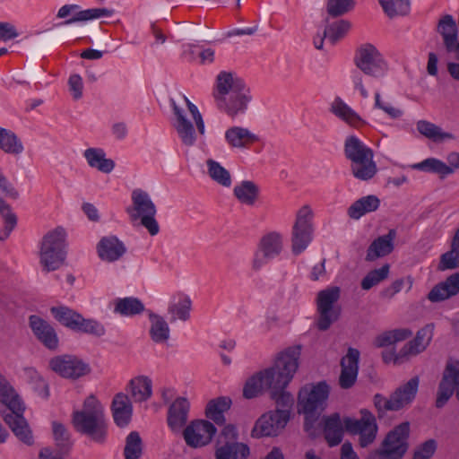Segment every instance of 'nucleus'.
Here are the masks:
<instances>
[{
  "instance_id": "obj_1",
  "label": "nucleus",
  "mask_w": 459,
  "mask_h": 459,
  "mask_svg": "<svg viewBox=\"0 0 459 459\" xmlns=\"http://www.w3.org/2000/svg\"><path fill=\"white\" fill-rule=\"evenodd\" d=\"M212 98L216 108L230 119L244 117L253 95L245 81L234 72L221 71L215 79Z\"/></svg>"
},
{
  "instance_id": "obj_2",
  "label": "nucleus",
  "mask_w": 459,
  "mask_h": 459,
  "mask_svg": "<svg viewBox=\"0 0 459 459\" xmlns=\"http://www.w3.org/2000/svg\"><path fill=\"white\" fill-rule=\"evenodd\" d=\"M359 420L345 417L342 422L339 413H333L325 419L324 433L330 446L342 442L343 427L347 432L359 436V445L366 447L374 442L377 433V424L375 416L368 410L360 411Z\"/></svg>"
},
{
  "instance_id": "obj_3",
  "label": "nucleus",
  "mask_w": 459,
  "mask_h": 459,
  "mask_svg": "<svg viewBox=\"0 0 459 459\" xmlns=\"http://www.w3.org/2000/svg\"><path fill=\"white\" fill-rule=\"evenodd\" d=\"M353 62L359 71H354L351 80L355 90L359 91L363 99H368L369 93L366 89L362 74L375 79L384 77L388 71L387 62L378 49L370 43L360 45L355 51Z\"/></svg>"
},
{
  "instance_id": "obj_4",
  "label": "nucleus",
  "mask_w": 459,
  "mask_h": 459,
  "mask_svg": "<svg viewBox=\"0 0 459 459\" xmlns=\"http://www.w3.org/2000/svg\"><path fill=\"white\" fill-rule=\"evenodd\" d=\"M0 402L10 412L4 414V420L13 434L24 444L32 445L33 436L23 417L24 406L9 380L0 372Z\"/></svg>"
},
{
  "instance_id": "obj_5",
  "label": "nucleus",
  "mask_w": 459,
  "mask_h": 459,
  "mask_svg": "<svg viewBox=\"0 0 459 459\" xmlns=\"http://www.w3.org/2000/svg\"><path fill=\"white\" fill-rule=\"evenodd\" d=\"M300 353V345L288 347L277 354L273 366L262 370L266 390L286 389L299 368Z\"/></svg>"
},
{
  "instance_id": "obj_6",
  "label": "nucleus",
  "mask_w": 459,
  "mask_h": 459,
  "mask_svg": "<svg viewBox=\"0 0 459 459\" xmlns=\"http://www.w3.org/2000/svg\"><path fill=\"white\" fill-rule=\"evenodd\" d=\"M73 424L74 429L91 437L97 443H103L107 436V421L100 403L89 396L84 401L82 409L74 412Z\"/></svg>"
},
{
  "instance_id": "obj_7",
  "label": "nucleus",
  "mask_w": 459,
  "mask_h": 459,
  "mask_svg": "<svg viewBox=\"0 0 459 459\" xmlns=\"http://www.w3.org/2000/svg\"><path fill=\"white\" fill-rule=\"evenodd\" d=\"M184 99L195 124V128L192 121L186 117L185 111L177 106L174 101L172 102V108L176 118L173 126L182 144L186 147H192L195 144L198 136H204L205 134V125L198 108L186 96Z\"/></svg>"
},
{
  "instance_id": "obj_8",
  "label": "nucleus",
  "mask_w": 459,
  "mask_h": 459,
  "mask_svg": "<svg viewBox=\"0 0 459 459\" xmlns=\"http://www.w3.org/2000/svg\"><path fill=\"white\" fill-rule=\"evenodd\" d=\"M184 99L195 124V128L192 121L186 117L185 111L177 106L174 101L172 102V108L176 118L173 126L182 144L186 147H192L195 144L198 136H204L205 134V125L198 108L186 96Z\"/></svg>"
},
{
  "instance_id": "obj_9",
  "label": "nucleus",
  "mask_w": 459,
  "mask_h": 459,
  "mask_svg": "<svg viewBox=\"0 0 459 459\" xmlns=\"http://www.w3.org/2000/svg\"><path fill=\"white\" fill-rule=\"evenodd\" d=\"M329 395V386L325 382L305 386L299 393V411L305 414L304 428L312 435L311 429L317 420L318 414L325 409Z\"/></svg>"
},
{
  "instance_id": "obj_10",
  "label": "nucleus",
  "mask_w": 459,
  "mask_h": 459,
  "mask_svg": "<svg viewBox=\"0 0 459 459\" xmlns=\"http://www.w3.org/2000/svg\"><path fill=\"white\" fill-rule=\"evenodd\" d=\"M65 231L57 227L48 231L42 238L39 263L47 273L59 269L65 261Z\"/></svg>"
},
{
  "instance_id": "obj_11",
  "label": "nucleus",
  "mask_w": 459,
  "mask_h": 459,
  "mask_svg": "<svg viewBox=\"0 0 459 459\" xmlns=\"http://www.w3.org/2000/svg\"><path fill=\"white\" fill-rule=\"evenodd\" d=\"M126 212L132 221H141L151 236H155L160 231V226L155 219L157 209L149 194L142 189H134L132 192V205L126 208Z\"/></svg>"
},
{
  "instance_id": "obj_12",
  "label": "nucleus",
  "mask_w": 459,
  "mask_h": 459,
  "mask_svg": "<svg viewBox=\"0 0 459 459\" xmlns=\"http://www.w3.org/2000/svg\"><path fill=\"white\" fill-rule=\"evenodd\" d=\"M50 312L56 321L64 326L76 332L100 337L105 334L104 326L94 319H85L74 310L65 307H52Z\"/></svg>"
},
{
  "instance_id": "obj_13",
  "label": "nucleus",
  "mask_w": 459,
  "mask_h": 459,
  "mask_svg": "<svg viewBox=\"0 0 459 459\" xmlns=\"http://www.w3.org/2000/svg\"><path fill=\"white\" fill-rule=\"evenodd\" d=\"M410 423L405 421L391 430L384 439L382 447L369 459H401L408 449Z\"/></svg>"
},
{
  "instance_id": "obj_14",
  "label": "nucleus",
  "mask_w": 459,
  "mask_h": 459,
  "mask_svg": "<svg viewBox=\"0 0 459 459\" xmlns=\"http://www.w3.org/2000/svg\"><path fill=\"white\" fill-rule=\"evenodd\" d=\"M341 290L337 286L328 287L320 290L316 297V309L318 317L316 319V327L320 331H326L338 320L340 316V307L334 304L340 299Z\"/></svg>"
},
{
  "instance_id": "obj_15",
  "label": "nucleus",
  "mask_w": 459,
  "mask_h": 459,
  "mask_svg": "<svg viewBox=\"0 0 459 459\" xmlns=\"http://www.w3.org/2000/svg\"><path fill=\"white\" fill-rule=\"evenodd\" d=\"M312 211L307 205L302 206L297 213L291 233V251L295 255L301 254L312 240Z\"/></svg>"
},
{
  "instance_id": "obj_16",
  "label": "nucleus",
  "mask_w": 459,
  "mask_h": 459,
  "mask_svg": "<svg viewBox=\"0 0 459 459\" xmlns=\"http://www.w3.org/2000/svg\"><path fill=\"white\" fill-rule=\"evenodd\" d=\"M48 366L52 371L64 378L77 379L91 372L87 363L69 354L53 357L48 361Z\"/></svg>"
},
{
  "instance_id": "obj_17",
  "label": "nucleus",
  "mask_w": 459,
  "mask_h": 459,
  "mask_svg": "<svg viewBox=\"0 0 459 459\" xmlns=\"http://www.w3.org/2000/svg\"><path fill=\"white\" fill-rule=\"evenodd\" d=\"M290 420V411L275 410L262 415L255 422L251 436L261 437L277 436L287 425Z\"/></svg>"
},
{
  "instance_id": "obj_18",
  "label": "nucleus",
  "mask_w": 459,
  "mask_h": 459,
  "mask_svg": "<svg viewBox=\"0 0 459 459\" xmlns=\"http://www.w3.org/2000/svg\"><path fill=\"white\" fill-rule=\"evenodd\" d=\"M217 429L212 423L204 420H193L183 430L186 445L197 448L208 445Z\"/></svg>"
},
{
  "instance_id": "obj_19",
  "label": "nucleus",
  "mask_w": 459,
  "mask_h": 459,
  "mask_svg": "<svg viewBox=\"0 0 459 459\" xmlns=\"http://www.w3.org/2000/svg\"><path fill=\"white\" fill-rule=\"evenodd\" d=\"M454 392H455V396L459 401V361L446 365L443 377L439 383L436 406L442 408Z\"/></svg>"
},
{
  "instance_id": "obj_20",
  "label": "nucleus",
  "mask_w": 459,
  "mask_h": 459,
  "mask_svg": "<svg viewBox=\"0 0 459 459\" xmlns=\"http://www.w3.org/2000/svg\"><path fill=\"white\" fill-rule=\"evenodd\" d=\"M436 31L442 39V48L446 54H454L459 61L458 27L451 14L443 15L437 22Z\"/></svg>"
},
{
  "instance_id": "obj_21",
  "label": "nucleus",
  "mask_w": 459,
  "mask_h": 459,
  "mask_svg": "<svg viewBox=\"0 0 459 459\" xmlns=\"http://www.w3.org/2000/svg\"><path fill=\"white\" fill-rule=\"evenodd\" d=\"M29 325L37 338L46 348L56 351L59 345V340L55 328L45 319L39 316H29Z\"/></svg>"
},
{
  "instance_id": "obj_22",
  "label": "nucleus",
  "mask_w": 459,
  "mask_h": 459,
  "mask_svg": "<svg viewBox=\"0 0 459 459\" xmlns=\"http://www.w3.org/2000/svg\"><path fill=\"white\" fill-rule=\"evenodd\" d=\"M96 249L99 257L107 263L120 260L127 251L126 244L114 235L102 237L98 242Z\"/></svg>"
},
{
  "instance_id": "obj_23",
  "label": "nucleus",
  "mask_w": 459,
  "mask_h": 459,
  "mask_svg": "<svg viewBox=\"0 0 459 459\" xmlns=\"http://www.w3.org/2000/svg\"><path fill=\"white\" fill-rule=\"evenodd\" d=\"M359 350L349 348L346 355L342 359L339 385L342 389H349L355 384L359 372Z\"/></svg>"
},
{
  "instance_id": "obj_24",
  "label": "nucleus",
  "mask_w": 459,
  "mask_h": 459,
  "mask_svg": "<svg viewBox=\"0 0 459 459\" xmlns=\"http://www.w3.org/2000/svg\"><path fill=\"white\" fill-rule=\"evenodd\" d=\"M189 408L190 403L185 397H178L170 404L168 411L167 422L173 432H179L186 425Z\"/></svg>"
},
{
  "instance_id": "obj_25",
  "label": "nucleus",
  "mask_w": 459,
  "mask_h": 459,
  "mask_svg": "<svg viewBox=\"0 0 459 459\" xmlns=\"http://www.w3.org/2000/svg\"><path fill=\"white\" fill-rule=\"evenodd\" d=\"M224 135L229 146L236 149H247L260 141L259 136L248 128L238 126L229 127Z\"/></svg>"
},
{
  "instance_id": "obj_26",
  "label": "nucleus",
  "mask_w": 459,
  "mask_h": 459,
  "mask_svg": "<svg viewBox=\"0 0 459 459\" xmlns=\"http://www.w3.org/2000/svg\"><path fill=\"white\" fill-rule=\"evenodd\" d=\"M434 325L428 324L420 329L413 340L401 349L402 356H416L426 350L433 338Z\"/></svg>"
},
{
  "instance_id": "obj_27",
  "label": "nucleus",
  "mask_w": 459,
  "mask_h": 459,
  "mask_svg": "<svg viewBox=\"0 0 459 459\" xmlns=\"http://www.w3.org/2000/svg\"><path fill=\"white\" fill-rule=\"evenodd\" d=\"M459 293V272L435 285L428 294L431 302H441Z\"/></svg>"
},
{
  "instance_id": "obj_28",
  "label": "nucleus",
  "mask_w": 459,
  "mask_h": 459,
  "mask_svg": "<svg viewBox=\"0 0 459 459\" xmlns=\"http://www.w3.org/2000/svg\"><path fill=\"white\" fill-rule=\"evenodd\" d=\"M419 384V377H413L395 389L391 394L394 411H399L412 403L418 392Z\"/></svg>"
},
{
  "instance_id": "obj_29",
  "label": "nucleus",
  "mask_w": 459,
  "mask_h": 459,
  "mask_svg": "<svg viewBox=\"0 0 459 459\" xmlns=\"http://www.w3.org/2000/svg\"><path fill=\"white\" fill-rule=\"evenodd\" d=\"M250 454L247 445L238 441L217 440L215 459H247Z\"/></svg>"
},
{
  "instance_id": "obj_30",
  "label": "nucleus",
  "mask_w": 459,
  "mask_h": 459,
  "mask_svg": "<svg viewBox=\"0 0 459 459\" xmlns=\"http://www.w3.org/2000/svg\"><path fill=\"white\" fill-rule=\"evenodd\" d=\"M111 409L115 423L118 427L127 426L133 413L129 397L123 393L117 394L113 399Z\"/></svg>"
},
{
  "instance_id": "obj_31",
  "label": "nucleus",
  "mask_w": 459,
  "mask_h": 459,
  "mask_svg": "<svg viewBox=\"0 0 459 459\" xmlns=\"http://www.w3.org/2000/svg\"><path fill=\"white\" fill-rule=\"evenodd\" d=\"M396 231L390 230L387 234L376 238L368 247L366 255L367 261H375L379 257L389 255L394 249V239Z\"/></svg>"
},
{
  "instance_id": "obj_32",
  "label": "nucleus",
  "mask_w": 459,
  "mask_h": 459,
  "mask_svg": "<svg viewBox=\"0 0 459 459\" xmlns=\"http://www.w3.org/2000/svg\"><path fill=\"white\" fill-rule=\"evenodd\" d=\"M344 155L351 163L374 157L373 151L354 135L346 138L344 143Z\"/></svg>"
},
{
  "instance_id": "obj_33",
  "label": "nucleus",
  "mask_w": 459,
  "mask_h": 459,
  "mask_svg": "<svg viewBox=\"0 0 459 459\" xmlns=\"http://www.w3.org/2000/svg\"><path fill=\"white\" fill-rule=\"evenodd\" d=\"M236 199L244 205L255 206L260 196L259 186L251 180H243L233 188Z\"/></svg>"
},
{
  "instance_id": "obj_34",
  "label": "nucleus",
  "mask_w": 459,
  "mask_h": 459,
  "mask_svg": "<svg viewBox=\"0 0 459 459\" xmlns=\"http://www.w3.org/2000/svg\"><path fill=\"white\" fill-rule=\"evenodd\" d=\"M380 206V199L374 195H368L353 202L347 209L348 216L359 220L367 213L377 211Z\"/></svg>"
},
{
  "instance_id": "obj_35",
  "label": "nucleus",
  "mask_w": 459,
  "mask_h": 459,
  "mask_svg": "<svg viewBox=\"0 0 459 459\" xmlns=\"http://www.w3.org/2000/svg\"><path fill=\"white\" fill-rule=\"evenodd\" d=\"M331 112L337 117L350 125L351 126L359 127L365 125V121L360 116L346 104L340 97H336L331 104Z\"/></svg>"
},
{
  "instance_id": "obj_36",
  "label": "nucleus",
  "mask_w": 459,
  "mask_h": 459,
  "mask_svg": "<svg viewBox=\"0 0 459 459\" xmlns=\"http://www.w3.org/2000/svg\"><path fill=\"white\" fill-rule=\"evenodd\" d=\"M83 156L91 168L100 172L110 173L115 168L114 160L107 159L105 152L100 148H88L84 151Z\"/></svg>"
},
{
  "instance_id": "obj_37",
  "label": "nucleus",
  "mask_w": 459,
  "mask_h": 459,
  "mask_svg": "<svg viewBox=\"0 0 459 459\" xmlns=\"http://www.w3.org/2000/svg\"><path fill=\"white\" fill-rule=\"evenodd\" d=\"M130 394L135 403L147 401L152 394V382L145 376H139L129 382Z\"/></svg>"
},
{
  "instance_id": "obj_38",
  "label": "nucleus",
  "mask_w": 459,
  "mask_h": 459,
  "mask_svg": "<svg viewBox=\"0 0 459 459\" xmlns=\"http://www.w3.org/2000/svg\"><path fill=\"white\" fill-rule=\"evenodd\" d=\"M231 405V400L225 396H221L216 399L211 400L206 406V417L213 420L218 425L225 423V417L223 413L227 411Z\"/></svg>"
},
{
  "instance_id": "obj_39",
  "label": "nucleus",
  "mask_w": 459,
  "mask_h": 459,
  "mask_svg": "<svg viewBox=\"0 0 459 459\" xmlns=\"http://www.w3.org/2000/svg\"><path fill=\"white\" fill-rule=\"evenodd\" d=\"M257 247L274 259L283 249L282 236L276 231L266 233L260 238Z\"/></svg>"
},
{
  "instance_id": "obj_40",
  "label": "nucleus",
  "mask_w": 459,
  "mask_h": 459,
  "mask_svg": "<svg viewBox=\"0 0 459 459\" xmlns=\"http://www.w3.org/2000/svg\"><path fill=\"white\" fill-rule=\"evenodd\" d=\"M151 322L150 336L156 343H164L169 339V327L165 319L152 312L149 313Z\"/></svg>"
},
{
  "instance_id": "obj_41",
  "label": "nucleus",
  "mask_w": 459,
  "mask_h": 459,
  "mask_svg": "<svg viewBox=\"0 0 459 459\" xmlns=\"http://www.w3.org/2000/svg\"><path fill=\"white\" fill-rule=\"evenodd\" d=\"M411 169L424 172L438 174L441 178L454 173V169L449 164L436 158H428L421 162L411 165Z\"/></svg>"
},
{
  "instance_id": "obj_42",
  "label": "nucleus",
  "mask_w": 459,
  "mask_h": 459,
  "mask_svg": "<svg viewBox=\"0 0 459 459\" xmlns=\"http://www.w3.org/2000/svg\"><path fill=\"white\" fill-rule=\"evenodd\" d=\"M0 150L8 154L20 155L24 147L13 131L0 127Z\"/></svg>"
},
{
  "instance_id": "obj_43",
  "label": "nucleus",
  "mask_w": 459,
  "mask_h": 459,
  "mask_svg": "<svg viewBox=\"0 0 459 459\" xmlns=\"http://www.w3.org/2000/svg\"><path fill=\"white\" fill-rule=\"evenodd\" d=\"M411 335L412 332L407 328L385 331L375 338L374 345L377 348L386 347L395 342L404 341Z\"/></svg>"
},
{
  "instance_id": "obj_44",
  "label": "nucleus",
  "mask_w": 459,
  "mask_h": 459,
  "mask_svg": "<svg viewBox=\"0 0 459 459\" xmlns=\"http://www.w3.org/2000/svg\"><path fill=\"white\" fill-rule=\"evenodd\" d=\"M143 310L144 305L137 298L127 297L115 300L114 311L121 316H131L138 315Z\"/></svg>"
},
{
  "instance_id": "obj_45",
  "label": "nucleus",
  "mask_w": 459,
  "mask_h": 459,
  "mask_svg": "<svg viewBox=\"0 0 459 459\" xmlns=\"http://www.w3.org/2000/svg\"><path fill=\"white\" fill-rule=\"evenodd\" d=\"M192 308V301L188 296L183 295L177 301L171 302L168 307L169 313L171 315L170 322L177 319L186 321L190 317Z\"/></svg>"
},
{
  "instance_id": "obj_46",
  "label": "nucleus",
  "mask_w": 459,
  "mask_h": 459,
  "mask_svg": "<svg viewBox=\"0 0 459 459\" xmlns=\"http://www.w3.org/2000/svg\"><path fill=\"white\" fill-rule=\"evenodd\" d=\"M351 171L352 176L361 181L370 180L377 172V168L373 158H368L361 161L351 163Z\"/></svg>"
},
{
  "instance_id": "obj_47",
  "label": "nucleus",
  "mask_w": 459,
  "mask_h": 459,
  "mask_svg": "<svg viewBox=\"0 0 459 459\" xmlns=\"http://www.w3.org/2000/svg\"><path fill=\"white\" fill-rule=\"evenodd\" d=\"M206 165L207 173L213 181L225 187H230L231 186L230 173L218 161L212 159H208L206 160Z\"/></svg>"
},
{
  "instance_id": "obj_48",
  "label": "nucleus",
  "mask_w": 459,
  "mask_h": 459,
  "mask_svg": "<svg viewBox=\"0 0 459 459\" xmlns=\"http://www.w3.org/2000/svg\"><path fill=\"white\" fill-rule=\"evenodd\" d=\"M417 130L422 135L434 142H441L446 139L454 138L452 134L443 132L439 126L426 120H420L417 122Z\"/></svg>"
},
{
  "instance_id": "obj_49",
  "label": "nucleus",
  "mask_w": 459,
  "mask_h": 459,
  "mask_svg": "<svg viewBox=\"0 0 459 459\" xmlns=\"http://www.w3.org/2000/svg\"><path fill=\"white\" fill-rule=\"evenodd\" d=\"M0 214L4 220V229L0 231V240L6 239L17 224V217L11 206L0 197Z\"/></svg>"
},
{
  "instance_id": "obj_50",
  "label": "nucleus",
  "mask_w": 459,
  "mask_h": 459,
  "mask_svg": "<svg viewBox=\"0 0 459 459\" xmlns=\"http://www.w3.org/2000/svg\"><path fill=\"white\" fill-rule=\"evenodd\" d=\"M115 11L109 8H91L87 10L79 11L75 15L65 21V24H71L76 22H86L102 17H110L114 14Z\"/></svg>"
},
{
  "instance_id": "obj_51",
  "label": "nucleus",
  "mask_w": 459,
  "mask_h": 459,
  "mask_svg": "<svg viewBox=\"0 0 459 459\" xmlns=\"http://www.w3.org/2000/svg\"><path fill=\"white\" fill-rule=\"evenodd\" d=\"M143 454V442L138 432L132 431L126 438L124 455L126 459H139Z\"/></svg>"
},
{
  "instance_id": "obj_52",
  "label": "nucleus",
  "mask_w": 459,
  "mask_h": 459,
  "mask_svg": "<svg viewBox=\"0 0 459 459\" xmlns=\"http://www.w3.org/2000/svg\"><path fill=\"white\" fill-rule=\"evenodd\" d=\"M351 27V23L349 21L339 20L325 28L324 36L326 37L332 44H335L347 34Z\"/></svg>"
},
{
  "instance_id": "obj_53",
  "label": "nucleus",
  "mask_w": 459,
  "mask_h": 459,
  "mask_svg": "<svg viewBox=\"0 0 459 459\" xmlns=\"http://www.w3.org/2000/svg\"><path fill=\"white\" fill-rule=\"evenodd\" d=\"M264 389H265V382L261 370L247 380L243 388V395L247 399H252L261 394Z\"/></svg>"
},
{
  "instance_id": "obj_54",
  "label": "nucleus",
  "mask_w": 459,
  "mask_h": 459,
  "mask_svg": "<svg viewBox=\"0 0 459 459\" xmlns=\"http://www.w3.org/2000/svg\"><path fill=\"white\" fill-rule=\"evenodd\" d=\"M389 264H385L381 268L370 271L361 281V288L368 290L388 277Z\"/></svg>"
},
{
  "instance_id": "obj_55",
  "label": "nucleus",
  "mask_w": 459,
  "mask_h": 459,
  "mask_svg": "<svg viewBox=\"0 0 459 459\" xmlns=\"http://www.w3.org/2000/svg\"><path fill=\"white\" fill-rule=\"evenodd\" d=\"M353 0H327L326 11L331 17L342 16L354 8Z\"/></svg>"
},
{
  "instance_id": "obj_56",
  "label": "nucleus",
  "mask_w": 459,
  "mask_h": 459,
  "mask_svg": "<svg viewBox=\"0 0 459 459\" xmlns=\"http://www.w3.org/2000/svg\"><path fill=\"white\" fill-rule=\"evenodd\" d=\"M374 108L382 110L393 119L400 118L403 115V111L401 108H395L390 103L383 101L379 91L375 92Z\"/></svg>"
},
{
  "instance_id": "obj_57",
  "label": "nucleus",
  "mask_w": 459,
  "mask_h": 459,
  "mask_svg": "<svg viewBox=\"0 0 459 459\" xmlns=\"http://www.w3.org/2000/svg\"><path fill=\"white\" fill-rule=\"evenodd\" d=\"M459 267V250H455L451 247V249L440 257L438 264L439 271L452 270Z\"/></svg>"
},
{
  "instance_id": "obj_58",
  "label": "nucleus",
  "mask_w": 459,
  "mask_h": 459,
  "mask_svg": "<svg viewBox=\"0 0 459 459\" xmlns=\"http://www.w3.org/2000/svg\"><path fill=\"white\" fill-rule=\"evenodd\" d=\"M52 429L56 446L60 448L68 447L71 445L70 435L65 427L60 422L53 421Z\"/></svg>"
},
{
  "instance_id": "obj_59",
  "label": "nucleus",
  "mask_w": 459,
  "mask_h": 459,
  "mask_svg": "<svg viewBox=\"0 0 459 459\" xmlns=\"http://www.w3.org/2000/svg\"><path fill=\"white\" fill-rule=\"evenodd\" d=\"M437 447L435 439H428L420 444L414 451L413 459H430Z\"/></svg>"
},
{
  "instance_id": "obj_60",
  "label": "nucleus",
  "mask_w": 459,
  "mask_h": 459,
  "mask_svg": "<svg viewBox=\"0 0 459 459\" xmlns=\"http://www.w3.org/2000/svg\"><path fill=\"white\" fill-rule=\"evenodd\" d=\"M271 397L275 401L278 407H281V410H288L293 404V397L290 393L287 392L285 389H281L279 392L274 393V391L270 392Z\"/></svg>"
},
{
  "instance_id": "obj_61",
  "label": "nucleus",
  "mask_w": 459,
  "mask_h": 459,
  "mask_svg": "<svg viewBox=\"0 0 459 459\" xmlns=\"http://www.w3.org/2000/svg\"><path fill=\"white\" fill-rule=\"evenodd\" d=\"M273 259V258H272L269 255L257 247L254 254L251 264L252 270L255 272L260 271L265 264H268L270 260Z\"/></svg>"
},
{
  "instance_id": "obj_62",
  "label": "nucleus",
  "mask_w": 459,
  "mask_h": 459,
  "mask_svg": "<svg viewBox=\"0 0 459 459\" xmlns=\"http://www.w3.org/2000/svg\"><path fill=\"white\" fill-rule=\"evenodd\" d=\"M69 90L74 100H79L82 96V80L79 74H73L68 80Z\"/></svg>"
},
{
  "instance_id": "obj_63",
  "label": "nucleus",
  "mask_w": 459,
  "mask_h": 459,
  "mask_svg": "<svg viewBox=\"0 0 459 459\" xmlns=\"http://www.w3.org/2000/svg\"><path fill=\"white\" fill-rule=\"evenodd\" d=\"M19 36L15 26L7 22H0V40L7 41Z\"/></svg>"
},
{
  "instance_id": "obj_64",
  "label": "nucleus",
  "mask_w": 459,
  "mask_h": 459,
  "mask_svg": "<svg viewBox=\"0 0 459 459\" xmlns=\"http://www.w3.org/2000/svg\"><path fill=\"white\" fill-rule=\"evenodd\" d=\"M373 402L379 413H384L386 411H394L391 396L389 398H385L380 394H376L374 395Z\"/></svg>"
}]
</instances>
